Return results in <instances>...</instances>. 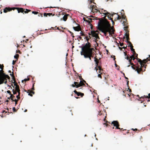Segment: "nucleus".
Instances as JSON below:
<instances>
[{"label": "nucleus", "instance_id": "nucleus-1", "mask_svg": "<svg viewBox=\"0 0 150 150\" xmlns=\"http://www.w3.org/2000/svg\"><path fill=\"white\" fill-rule=\"evenodd\" d=\"M91 44L88 42L86 43L82 48V52L81 53V55H83L85 58H88L90 60H91V58L93 57V54L95 51L93 48H91Z\"/></svg>", "mask_w": 150, "mask_h": 150}, {"label": "nucleus", "instance_id": "nucleus-2", "mask_svg": "<svg viewBox=\"0 0 150 150\" xmlns=\"http://www.w3.org/2000/svg\"><path fill=\"white\" fill-rule=\"evenodd\" d=\"M98 24V29L103 33L105 36L107 35L108 32L109 35H110L111 31L109 28L110 23L106 19L100 20Z\"/></svg>", "mask_w": 150, "mask_h": 150}, {"label": "nucleus", "instance_id": "nucleus-3", "mask_svg": "<svg viewBox=\"0 0 150 150\" xmlns=\"http://www.w3.org/2000/svg\"><path fill=\"white\" fill-rule=\"evenodd\" d=\"M15 9L17 10L18 13H23L25 9L22 8L13 7L10 8L6 7L4 10V12L6 13L12 10H14Z\"/></svg>", "mask_w": 150, "mask_h": 150}, {"label": "nucleus", "instance_id": "nucleus-4", "mask_svg": "<svg viewBox=\"0 0 150 150\" xmlns=\"http://www.w3.org/2000/svg\"><path fill=\"white\" fill-rule=\"evenodd\" d=\"M137 55L138 54H137L136 57L138 60V62L139 63V64L141 65L140 67L139 65L137 66H136V71H137V72L139 74H141V72L142 71V68L144 66V64H142V61L140 59L137 58Z\"/></svg>", "mask_w": 150, "mask_h": 150}, {"label": "nucleus", "instance_id": "nucleus-5", "mask_svg": "<svg viewBox=\"0 0 150 150\" xmlns=\"http://www.w3.org/2000/svg\"><path fill=\"white\" fill-rule=\"evenodd\" d=\"M8 75L5 73L3 75L0 76V84H1L4 83L6 84L7 82V78Z\"/></svg>", "mask_w": 150, "mask_h": 150}, {"label": "nucleus", "instance_id": "nucleus-6", "mask_svg": "<svg viewBox=\"0 0 150 150\" xmlns=\"http://www.w3.org/2000/svg\"><path fill=\"white\" fill-rule=\"evenodd\" d=\"M84 85H85V84L83 81H80L79 83L77 82H74V84H72L71 85V86L73 87L78 88Z\"/></svg>", "mask_w": 150, "mask_h": 150}, {"label": "nucleus", "instance_id": "nucleus-7", "mask_svg": "<svg viewBox=\"0 0 150 150\" xmlns=\"http://www.w3.org/2000/svg\"><path fill=\"white\" fill-rule=\"evenodd\" d=\"M112 124L115 127V129H120L121 131L122 130V131H123L124 130H125V129L124 130L123 128L121 129L119 127L120 125L118 122L117 121H113L112 122Z\"/></svg>", "mask_w": 150, "mask_h": 150}, {"label": "nucleus", "instance_id": "nucleus-8", "mask_svg": "<svg viewBox=\"0 0 150 150\" xmlns=\"http://www.w3.org/2000/svg\"><path fill=\"white\" fill-rule=\"evenodd\" d=\"M34 84L35 83H34L32 87L31 88V90H28L27 91L26 90L25 91V92H26L27 93H28V95L30 96L31 97L33 96V94H35V92L33 91L35 90L34 88Z\"/></svg>", "mask_w": 150, "mask_h": 150}, {"label": "nucleus", "instance_id": "nucleus-9", "mask_svg": "<svg viewBox=\"0 0 150 150\" xmlns=\"http://www.w3.org/2000/svg\"><path fill=\"white\" fill-rule=\"evenodd\" d=\"M122 24L123 25L125 26L124 27V29L126 32H129V30L127 29L128 28V26L127 25L128 24L127 20L123 21Z\"/></svg>", "mask_w": 150, "mask_h": 150}, {"label": "nucleus", "instance_id": "nucleus-10", "mask_svg": "<svg viewBox=\"0 0 150 150\" xmlns=\"http://www.w3.org/2000/svg\"><path fill=\"white\" fill-rule=\"evenodd\" d=\"M96 32L94 31H91V33H89L88 35H91L93 37H94L96 38L99 39V37L98 36V34L96 33Z\"/></svg>", "mask_w": 150, "mask_h": 150}, {"label": "nucleus", "instance_id": "nucleus-11", "mask_svg": "<svg viewBox=\"0 0 150 150\" xmlns=\"http://www.w3.org/2000/svg\"><path fill=\"white\" fill-rule=\"evenodd\" d=\"M117 14L118 16L115 19L114 21H116L117 20L120 19L122 18L123 21L127 20L126 16L125 15H122L121 16H120L119 15H118L117 13Z\"/></svg>", "mask_w": 150, "mask_h": 150}, {"label": "nucleus", "instance_id": "nucleus-12", "mask_svg": "<svg viewBox=\"0 0 150 150\" xmlns=\"http://www.w3.org/2000/svg\"><path fill=\"white\" fill-rule=\"evenodd\" d=\"M105 15L107 16V15L108 14H109L110 15H111L112 16H113L114 14H116V13H113L112 14L111 13H110L108 12H107V11L105 10H103L101 11Z\"/></svg>", "mask_w": 150, "mask_h": 150}, {"label": "nucleus", "instance_id": "nucleus-13", "mask_svg": "<svg viewBox=\"0 0 150 150\" xmlns=\"http://www.w3.org/2000/svg\"><path fill=\"white\" fill-rule=\"evenodd\" d=\"M74 92L76 94H77L78 96H81V97H83V96L84 95V94L83 93H81L80 92H78L76 90H75Z\"/></svg>", "mask_w": 150, "mask_h": 150}, {"label": "nucleus", "instance_id": "nucleus-14", "mask_svg": "<svg viewBox=\"0 0 150 150\" xmlns=\"http://www.w3.org/2000/svg\"><path fill=\"white\" fill-rule=\"evenodd\" d=\"M95 7H96V5H92L91 4H89V5L88 6V8L92 10H92H93V8Z\"/></svg>", "mask_w": 150, "mask_h": 150}, {"label": "nucleus", "instance_id": "nucleus-15", "mask_svg": "<svg viewBox=\"0 0 150 150\" xmlns=\"http://www.w3.org/2000/svg\"><path fill=\"white\" fill-rule=\"evenodd\" d=\"M73 28L75 30L77 31L81 30V28L80 26L73 27Z\"/></svg>", "mask_w": 150, "mask_h": 150}, {"label": "nucleus", "instance_id": "nucleus-16", "mask_svg": "<svg viewBox=\"0 0 150 150\" xmlns=\"http://www.w3.org/2000/svg\"><path fill=\"white\" fill-rule=\"evenodd\" d=\"M15 91H16V93L17 92L19 94H20V90L19 89V86L18 85L16 86L15 87Z\"/></svg>", "mask_w": 150, "mask_h": 150}, {"label": "nucleus", "instance_id": "nucleus-17", "mask_svg": "<svg viewBox=\"0 0 150 150\" xmlns=\"http://www.w3.org/2000/svg\"><path fill=\"white\" fill-rule=\"evenodd\" d=\"M54 14H52V13H44V16L45 17H47V16H50L51 15H52V16H54Z\"/></svg>", "mask_w": 150, "mask_h": 150}, {"label": "nucleus", "instance_id": "nucleus-18", "mask_svg": "<svg viewBox=\"0 0 150 150\" xmlns=\"http://www.w3.org/2000/svg\"><path fill=\"white\" fill-rule=\"evenodd\" d=\"M130 58L128 56H127L126 57H125V59H126L127 60H129V63L131 65H134L133 63L131 62L132 59H130Z\"/></svg>", "mask_w": 150, "mask_h": 150}, {"label": "nucleus", "instance_id": "nucleus-19", "mask_svg": "<svg viewBox=\"0 0 150 150\" xmlns=\"http://www.w3.org/2000/svg\"><path fill=\"white\" fill-rule=\"evenodd\" d=\"M129 32H126V33L125 34V35L126 36V38L127 39V41H129V34L128 33Z\"/></svg>", "mask_w": 150, "mask_h": 150}, {"label": "nucleus", "instance_id": "nucleus-20", "mask_svg": "<svg viewBox=\"0 0 150 150\" xmlns=\"http://www.w3.org/2000/svg\"><path fill=\"white\" fill-rule=\"evenodd\" d=\"M110 30L111 31V33H110V35H112L114 33V31H115V30L112 27H111L110 24V27L109 28Z\"/></svg>", "mask_w": 150, "mask_h": 150}, {"label": "nucleus", "instance_id": "nucleus-21", "mask_svg": "<svg viewBox=\"0 0 150 150\" xmlns=\"http://www.w3.org/2000/svg\"><path fill=\"white\" fill-rule=\"evenodd\" d=\"M110 30L111 31V33H110V35H112L114 33V31H115V30L112 27H111L110 24V27L109 28Z\"/></svg>", "mask_w": 150, "mask_h": 150}, {"label": "nucleus", "instance_id": "nucleus-22", "mask_svg": "<svg viewBox=\"0 0 150 150\" xmlns=\"http://www.w3.org/2000/svg\"><path fill=\"white\" fill-rule=\"evenodd\" d=\"M69 16V15L68 14L65 15L63 18V20L64 21H66L67 19L68 16Z\"/></svg>", "mask_w": 150, "mask_h": 150}, {"label": "nucleus", "instance_id": "nucleus-23", "mask_svg": "<svg viewBox=\"0 0 150 150\" xmlns=\"http://www.w3.org/2000/svg\"><path fill=\"white\" fill-rule=\"evenodd\" d=\"M150 60L149 59L147 58L146 59H144L142 60V64H145L148 61Z\"/></svg>", "mask_w": 150, "mask_h": 150}, {"label": "nucleus", "instance_id": "nucleus-24", "mask_svg": "<svg viewBox=\"0 0 150 150\" xmlns=\"http://www.w3.org/2000/svg\"><path fill=\"white\" fill-rule=\"evenodd\" d=\"M131 50L132 51L133 55L134 54H136V52L134 50L133 48H130Z\"/></svg>", "mask_w": 150, "mask_h": 150}, {"label": "nucleus", "instance_id": "nucleus-25", "mask_svg": "<svg viewBox=\"0 0 150 150\" xmlns=\"http://www.w3.org/2000/svg\"><path fill=\"white\" fill-rule=\"evenodd\" d=\"M15 96L13 95V94L11 95L10 97V98L13 101H14V99H13L15 98Z\"/></svg>", "mask_w": 150, "mask_h": 150}, {"label": "nucleus", "instance_id": "nucleus-26", "mask_svg": "<svg viewBox=\"0 0 150 150\" xmlns=\"http://www.w3.org/2000/svg\"><path fill=\"white\" fill-rule=\"evenodd\" d=\"M127 43H128L129 44L128 46L130 47V48H133V46L131 42H130L129 41H127Z\"/></svg>", "mask_w": 150, "mask_h": 150}, {"label": "nucleus", "instance_id": "nucleus-27", "mask_svg": "<svg viewBox=\"0 0 150 150\" xmlns=\"http://www.w3.org/2000/svg\"><path fill=\"white\" fill-rule=\"evenodd\" d=\"M94 1H93L92 0H88V3L89 4H91L92 2H93V4H96L93 2Z\"/></svg>", "mask_w": 150, "mask_h": 150}, {"label": "nucleus", "instance_id": "nucleus-28", "mask_svg": "<svg viewBox=\"0 0 150 150\" xmlns=\"http://www.w3.org/2000/svg\"><path fill=\"white\" fill-rule=\"evenodd\" d=\"M3 69H1V70H0V76L3 75L4 74V71L3 70Z\"/></svg>", "mask_w": 150, "mask_h": 150}, {"label": "nucleus", "instance_id": "nucleus-29", "mask_svg": "<svg viewBox=\"0 0 150 150\" xmlns=\"http://www.w3.org/2000/svg\"><path fill=\"white\" fill-rule=\"evenodd\" d=\"M130 59H132L133 60H134V59H136V58L134 57V55H132L131 56H130Z\"/></svg>", "mask_w": 150, "mask_h": 150}, {"label": "nucleus", "instance_id": "nucleus-30", "mask_svg": "<svg viewBox=\"0 0 150 150\" xmlns=\"http://www.w3.org/2000/svg\"><path fill=\"white\" fill-rule=\"evenodd\" d=\"M88 19L91 20V21L89 20H87L86 22H87L89 24H90L91 23V22H92V19L91 18H89Z\"/></svg>", "mask_w": 150, "mask_h": 150}, {"label": "nucleus", "instance_id": "nucleus-31", "mask_svg": "<svg viewBox=\"0 0 150 150\" xmlns=\"http://www.w3.org/2000/svg\"><path fill=\"white\" fill-rule=\"evenodd\" d=\"M19 54H17L14 56V57L16 59H17V60H18V58L19 57Z\"/></svg>", "mask_w": 150, "mask_h": 150}, {"label": "nucleus", "instance_id": "nucleus-32", "mask_svg": "<svg viewBox=\"0 0 150 150\" xmlns=\"http://www.w3.org/2000/svg\"><path fill=\"white\" fill-rule=\"evenodd\" d=\"M26 11H24L25 13H28V12H30L31 10L28 9H25Z\"/></svg>", "mask_w": 150, "mask_h": 150}, {"label": "nucleus", "instance_id": "nucleus-33", "mask_svg": "<svg viewBox=\"0 0 150 150\" xmlns=\"http://www.w3.org/2000/svg\"><path fill=\"white\" fill-rule=\"evenodd\" d=\"M29 80H30V79L29 78H28L27 79H25L24 80H22V83H23L24 81H29Z\"/></svg>", "mask_w": 150, "mask_h": 150}, {"label": "nucleus", "instance_id": "nucleus-34", "mask_svg": "<svg viewBox=\"0 0 150 150\" xmlns=\"http://www.w3.org/2000/svg\"><path fill=\"white\" fill-rule=\"evenodd\" d=\"M95 62L96 63V67H98V64L99 62L98 59L97 60H96V62Z\"/></svg>", "mask_w": 150, "mask_h": 150}, {"label": "nucleus", "instance_id": "nucleus-35", "mask_svg": "<svg viewBox=\"0 0 150 150\" xmlns=\"http://www.w3.org/2000/svg\"><path fill=\"white\" fill-rule=\"evenodd\" d=\"M99 73H100V74H99L98 75V77L99 78H102V76H101V74H102V73H101V71H99Z\"/></svg>", "mask_w": 150, "mask_h": 150}, {"label": "nucleus", "instance_id": "nucleus-36", "mask_svg": "<svg viewBox=\"0 0 150 150\" xmlns=\"http://www.w3.org/2000/svg\"><path fill=\"white\" fill-rule=\"evenodd\" d=\"M68 31L71 34V35L72 36V37L73 38L74 37V36L73 35V33L71 32L70 30H68Z\"/></svg>", "mask_w": 150, "mask_h": 150}, {"label": "nucleus", "instance_id": "nucleus-37", "mask_svg": "<svg viewBox=\"0 0 150 150\" xmlns=\"http://www.w3.org/2000/svg\"><path fill=\"white\" fill-rule=\"evenodd\" d=\"M32 13L35 15L37 14H38L39 13L37 11H33L32 12Z\"/></svg>", "mask_w": 150, "mask_h": 150}, {"label": "nucleus", "instance_id": "nucleus-38", "mask_svg": "<svg viewBox=\"0 0 150 150\" xmlns=\"http://www.w3.org/2000/svg\"><path fill=\"white\" fill-rule=\"evenodd\" d=\"M20 94H18V95L16 96V98H17V100H18L20 98Z\"/></svg>", "mask_w": 150, "mask_h": 150}, {"label": "nucleus", "instance_id": "nucleus-39", "mask_svg": "<svg viewBox=\"0 0 150 150\" xmlns=\"http://www.w3.org/2000/svg\"><path fill=\"white\" fill-rule=\"evenodd\" d=\"M134 65H132V66H131V67L133 69H134V70H135L136 69V67H134Z\"/></svg>", "mask_w": 150, "mask_h": 150}, {"label": "nucleus", "instance_id": "nucleus-40", "mask_svg": "<svg viewBox=\"0 0 150 150\" xmlns=\"http://www.w3.org/2000/svg\"><path fill=\"white\" fill-rule=\"evenodd\" d=\"M109 14H108L107 15V16H108V19H109V20H111L112 21V20H112V18H111V17H110L109 16Z\"/></svg>", "mask_w": 150, "mask_h": 150}, {"label": "nucleus", "instance_id": "nucleus-41", "mask_svg": "<svg viewBox=\"0 0 150 150\" xmlns=\"http://www.w3.org/2000/svg\"><path fill=\"white\" fill-rule=\"evenodd\" d=\"M97 67L98 68L99 70L100 71L103 70V69H101V67L100 66H98Z\"/></svg>", "mask_w": 150, "mask_h": 150}, {"label": "nucleus", "instance_id": "nucleus-42", "mask_svg": "<svg viewBox=\"0 0 150 150\" xmlns=\"http://www.w3.org/2000/svg\"><path fill=\"white\" fill-rule=\"evenodd\" d=\"M4 67V66L3 64L1 65L0 64V68L1 69H3V68Z\"/></svg>", "mask_w": 150, "mask_h": 150}, {"label": "nucleus", "instance_id": "nucleus-43", "mask_svg": "<svg viewBox=\"0 0 150 150\" xmlns=\"http://www.w3.org/2000/svg\"><path fill=\"white\" fill-rule=\"evenodd\" d=\"M7 93H9L11 96L12 95V94L11 93V91L9 90L7 91Z\"/></svg>", "mask_w": 150, "mask_h": 150}, {"label": "nucleus", "instance_id": "nucleus-44", "mask_svg": "<svg viewBox=\"0 0 150 150\" xmlns=\"http://www.w3.org/2000/svg\"><path fill=\"white\" fill-rule=\"evenodd\" d=\"M12 91H13V93L14 94H16L17 93L16 91H14L13 89Z\"/></svg>", "mask_w": 150, "mask_h": 150}, {"label": "nucleus", "instance_id": "nucleus-45", "mask_svg": "<svg viewBox=\"0 0 150 150\" xmlns=\"http://www.w3.org/2000/svg\"><path fill=\"white\" fill-rule=\"evenodd\" d=\"M18 100H17L16 99H15L14 101L15 102V104L16 105L17 103V102L18 101Z\"/></svg>", "mask_w": 150, "mask_h": 150}, {"label": "nucleus", "instance_id": "nucleus-46", "mask_svg": "<svg viewBox=\"0 0 150 150\" xmlns=\"http://www.w3.org/2000/svg\"><path fill=\"white\" fill-rule=\"evenodd\" d=\"M12 79L14 81H15V78L14 76H12Z\"/></svg>", "mask_w": 150, "mask_h": 150}, {"label": "nucleus", "instance_id": "nucleus-47", "mask_svg": "<svg viewBox=\"0 0 150 150\" xmlns=\"http://www.w3.org/2000/svg\"><path fill=\"white\" fill-rule=\"evenodd\" d=\"M80 34H81V36H85V35L82 32V31H81V32L80 33Z\"/></svg>", "mask_w": 150, "mask_h": 150}, {"label": "nucleus", "instance_id": "nucleus-48", "mask_svg": "<svg viewBox=\"0 0 150 150\" xmlns=\"http://www.w3.org/2000/svg\"><path fill=\"white\" fill-rule=\"evenodd\" d=\"M16 62V61H14V60H13V62H12V64L13 65H14V64H15V63Z\"/></svg>", "mask_w": 150, "mask_h": 150}, {"label": "nucleus", "instance_id": "nucleus-49", "mask_svg": "<svg viewBox=\"0 0 150 150\" xmlns=\"http://www.w3.org/2000/svg\"><path fill=\"white\" fill-rule=\"evenodd\" d=\"M38 16H41V17H42V13H39V14L38 15Z\"/></svg>", "mask_w": 150, "mask_h": 150}, {"label": "nucleus", "instance_id": "nucleus-50", "mask_svg": "<svg viewBox=\"0 0 150 150\" xmlns=\"http://www.w3.org/2000/svg\"><path fill=\"white\" fill-rule=\"evenodd\" d=\"M115 63H116V61H115ZM115 65L116 67H118L119 68H120L119 66H118L116 63H115Z\"/></svg>", "mask_w": 150, "mask_h": 150}, {"label": "nucleus", "instance_id": "nucleus-51", "mask_svg": "<svg viewBox=\"0 0 150 150\" xmlns=\"http://www.w3.org/2000/svg\"><path fill=\"white\" fill-rule=\"evenodd\" d=\"M96 56L94 57V61L95 62H96V60H98V59H97L96 58Z\"/></svg>", "mask_w": 150, "mask_h": 150}, {"label": "nucleus", "instance_id": "nucleus-52", "mask_svg": "<svg viewBox=\"0 0 150 150\" xmlns=\"http://www.w3.org/2000/svg\"><path fill=\"white\" fill-rule=\"evenodd\" d=\"M146 98V96L145 95L144 96H142L141 98Z\"/></svg>", "mask_w": 150, "mask_h": 150}, {"label": "nucleus", "instance_id": "nucleus-53", "mask_svg": "<svg viewBox=\"0 0 150 150\" xmlns=\"http://www.w3.org/2000/svg\"><path fill=\"white\" fill-rule=\"evenodd\" d=\"M89 38H88V37H86V40L88 41L87 43H88V40H89Z\"/></svg>", "mask_w": 150, "mask_h": 150}, {"label": "nucleus", "instance_id": "nucleus-54", "mask_svg": "<svg viewBox=\"0 0 150 150\" xmlns=\"http://www.w3.org/2000/svg\"><path fill=\"white\" fill-rule=\"evenodd\" d=\"M148 96H146V98H150V93L149 94Z\"/></svg>", "mask_w": 150, "mask_h": 150}, {"label": "nucleus", "instance_id": "nucleus-55", "mask_svg": "<svg viewBox=\"0 0 150 150\" xmlns=\"http://www.w3.org/2000/svg\"><path fill=\"white\" fill-rule=\"evenodd\" d=\"M13 112H16V110L15 107H13Z\"/></svg>", "mask_w": 150, "mask_h": 150}, {"label": "nucleus", "instance_id": "nucleus-56", "mask_svg": "<svg viewBox=\"0 0 150 150\" xmlns=\"http://www.w3.org/2000/svg\"><path fill=\"white\" fill-rule=\"evenodd\" d=\"M123 45V43H120V46H122Z\"/></svg>", "mask_w": 150, "mask_h": 150}, {"label": "nucleus", "instance_id": "nucleus-57", "mask_svg": "<svg viewBox=\"0 0 150 150\" xmlns=\"http://www.w3.org/2000/svg\"><path fill=\"white\" fill-rule=\"evenodd\" d=\"M14 86H16H16H17V85H18V84H17V83H16V82L14 83Z\"/></svg>", "mask_w": 150, "mask_h": 150}, {"label": "nucleus", "instance_id": "nucleus-58", "mask_svg": "<svg viewBox=\"0 0 150 150\" xmlns=\"http://www.w3.org/2000/svg\"><path fill=\"white\" fill-rule=\"evenodd\" d=\"M129 83V81H128L127 80V85L128 87Z\"/></svg>", "mask_w": 150, "mask_h": 150}, {"label": "nucleus", "instance_id": "nucleus-59", "mask_svg": "<svg viewBox=\"0 0 150 150\" xmlns=\"http://www.w3.org/2000/svg\"><path fill=\"white\" fill-rule=\"evenodd\" d=\"M10 75L12 77V76H14L13 75V72H12V74H10Z\"/></svg>", "mask_w": 150, "mask_h": 150}, {"label": "nucleus", "instance_id": "nucleus-60", "mask_svg": "<svg viewBox=\"0 0 150 150\" xmlns=\"http://www.w3.org/2000/svg\"><path fill=\"white\" fill-rule=\"evenodd\" d=\"M83 20H84V21H86H86H87V20H86V19L84 18H83Z\"/></svg>", "mask_w": 150, "mask_h": 150}, {"label": "nucleus", "instance_id": "nucleus-61", "mask_svg": "<svg viewBox=\"0 0 150 150\" xmlns=\"http://www.w3.org/2000/svg\"><path fill=\"white\" fill-rule=\"evenodd\" d=\"M119 48L121 50L122 49V47H119Z\"/></svg>", "mask_w": 150, "mask_h": 150}, {"label": "nucleus", "instance_id": "nucleus-62", "mask_svg": "<svg viewBox=\"0 0 150 150\" xmlns=\"http://www.w3.org/2000/svg\"><path fill=\"white\" fill-rule=\"evenodd\" d=\"M133 129L134 131H137V129Z\"/></svg>", "mask_w": 150, "mask_h": 150}, {"label": "nucleus", "instance_id": "nucleus-63", "mask_svg": "<svg viewBox=\"0 0 150 150\" xmlns=\"http://www.w3.org/2000/svg\"><path fill=\"white\" fill-rule=\"evenodd\" d=\"M7 78L8 79H10V77L8 76L7 77Z\"/></svg>", "mask_w": 150, "mask_h": 150}, {"label": "nucleus", "instance_id": "nucleus-64", "mask_svg": "<svg viewBox=\"0 0 150 150\" xmlns=\"http://www.w3.org/2000/svg\"><path fill=\"white\" fill-rule=\"evenodd\" d=\"M104 125H106V126H107L108 125V124L106 123H104Z\"/></svg>", "mask_w": 150, "mask_h": 150}]
</instances>
